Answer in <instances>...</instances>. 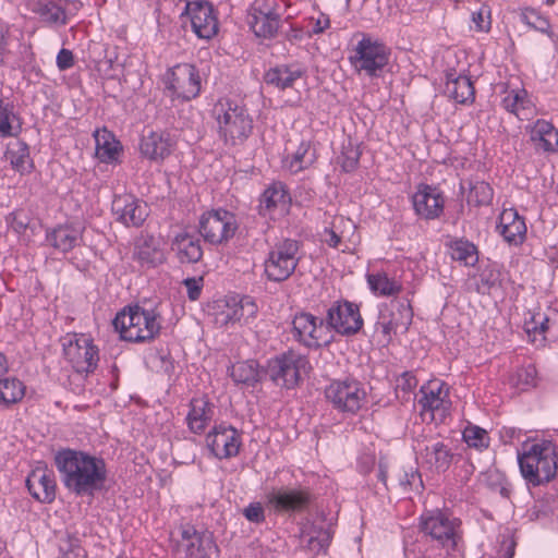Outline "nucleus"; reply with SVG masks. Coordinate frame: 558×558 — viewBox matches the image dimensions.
I'll return each mask as SVG.
<instances>
[{
  "mask_svg": "<svg viewBox=\"0 0 558 558\" xmlns=\"http://www.w3.org/2000/svg\"><path fill=\"white\" fill-rule=\"evenodd\" d=\"M244 517L253 523H262L265 521V511L259 502L250 504L243 510Z\"/></svg>",
  "mask_w": 558,
  "mask_h": 558,
  "instance_id": "56",
  "label": "nucleus"
},
{
  "mask_svg": "<svg viewBox=\"0 0 558 558\" xmlns=\"http://www.w3.org/2000/svg\"><path fill=\"white\" fill-rule=\"evenodd\" d=\"M307 364L306 356L289 350L268 361L264 367L265 378L281 388L293 389L300 384V373Z\"/></svg>",
  "mask_w": 558,
  "mask_h": 558,
  "instance_id": "6",
  "label": "nucleus"
},
{
  "mask_svg": "<svg viewBox=\"0 0 558 558\" xmlns=\"http://www.w3.org/2000/svg\"><path fill=\"white\" fill-rule=\"evenodd\" d=\"M26 487L34 499L51 504L56 499V476L46 465H38L26 477Z\"/></svg>",
  "mask_w": 558,
  "mask_h": 558,
  "instance_id": "23",
  "label": "nucleus"
},
{
  "mask_svg": "<svg viewBox=\"0 0 558 558\" xmlns=\"http://www.w3.org/2000/svg\"><path fill=\"white\" fill-rule=\"evenodd\" d=\"M497 231L510 245H520L526 238V225L517 209H504L498 218Z\"/></svg>",
  "mask_w": 558,
  "mask_h": 558,
  "instance_id": "26",
  "label": "nucleus"
},
{
  "mask_svg": "<svg viewBox=\"0 0 558 558\" xmlns=\"http://www.w3.org/2000/svg\"><path fill=\"white\" fill-rule=\"evenodd\" d=\"M165 87L172 98L191 100L201 92V76L195 65L181 63L165 74Z\"/></svg>",
  "mask_w": 558,
  "mask_h": 558,
  "instance_id": "12",
  "label": "nucleus"
},
{
  "mask_svg": "<svg viewBox=\"0 0 558 558\" xmlns=\"http://www.w3.org/2000/svg\"><path fill=\"white\" fill-rule=\"evenodd\" d=\"M291 204L286 185L281 182H274L262 194L258 210L263 216L270 215L276 209L288 210Z\"/></svg>",
  "mask_w": 558,
  "mask_h": 558,
  "instance_id": "31",
  "label": "nucleus"
},
{
  "mask_svg": "<svg viewBox=\"0 0 558 558\" xmlns=\"http://www.w3.org/2000/svg\"><path fill=\"white\" fill-rule=\"evenodd\" d=\"M463 440L469 447H474L476 449L487 448L489 445L487 432L475 425H470L464 428Z\"/></svg>",
  "mask_w": 558,
  "mask_h": 558,
  "instance_id": "45",
  "label": "nucleus"
},
{
  "mask_svg": "<svg viewBox=\"0 0 558 558\" xmlns=\"http://www.w3.org/2000/svg\"><path fill=\"white\" fill-rule=\"evenodd\" d=\"M412 310L400 301H391L389 305L380 307L378 319L375 324L376 331H380L383 342L389 344L392 340V333L399 328L408 329L412 320Z\"/></svg>",
  "mask_w": 558,
  "mask_h": 558,
  "instance_id": "13",
  "label": "nucleus"
},
{
  "mask_svg": "<svg viewBox=\"0 0 558 558\" xmlns=\"http://www.w3.org/2000/svg\"><path fill=\"white\" fill-rule=\"evenodd\" d=\"M218 133L226 144H243L252 134L253 119L245 106L231 99L218 100L213 109Z\"/></svg>",
  "mask_w": 558,
  "mask_h": 558,
  "instance_id": "3",
  "label": "nucleus"
},
{
  "mask_svg": "<svg viewBox=\"0 0 558 558\" xmlns=\"http://www.w3.org/2000/svg\"><path fill=\"white\" fill-rule=\"evenodd\" d=\"M84 228L73 223H61L46 232V242L56 251L66 254L83 241Z\"/></svg>",
  "mask_w": 558,
  "mask_h": 558,
  "instance_id": "25",
  "label": "nucleus"
},
{
  "mask_svg": "<svg viewBox=\"0 0 558 558\" xmlns=\"http://www.w3.org/2000/svg\"><path fill=\"white\" fill-rule=\"evenodd\" d=\"M24 385L16 378L0 379V402L9 405L20 401L24 396Z\"/></svg>",
  "mask_w": 558,
  "mask_h": 558,
  "instance_id": "42",
  "label": "nucleus"
},
{
  "mask_svg": "<svg viewBox=\"0 0 558 558\" xmlns=\"http://www.w3.org/2000/svg\"><path fill=\"white\" fill-rule=\"evenodd\" d=\"M206 442L216 458L228 459L239 453L241 436L233 426L220 424L207 434Z\"/></svg>",
  "mask_w": 558,
  "mask_h": 558,
  "instance_id": "17",
  "label": "nucleus"
},
{
  "mask_svg": "<svg viewBox=\"0 0 558 558\" xmlns=\"http://www.w3.org/2000/svg\"><path fill=\"white\" fill-rule=\"evenodd\" d=\"M520 17L524 24L536 31L546 32L549 28V22L534 9H525Z\"/></svg>",
  "mask_w": 558,
  "mask_h": 558,
  "instance_id": "50",
  "label": "nucleus"
},
{
  "mask_svg": "<svg viewBox=\"0 0 558 558\" xmlns=\"http://www.w3.org/2000/svg\"><path fill=\"white\" fill-rule=\"evenodd\" d=\"M203 277H192L183 280V284L187 290V296L191 301L199 299L203 289Z\"/></svg>",
  "mask_w": 558,
  "mask_h": 558,
  "instance_id": "55",
  "label": "nucleus"
},
{
  "mask_svg": "<svg viewBox=\"0 0 558 558\" xmlns=\"http://www.w3.org/2000/svg\"><path fill=\"white\" fill-rule=\"evenodd\" d=\"M223 324L236 323L241 322L243 317V308L240 307L239 304H234V306H228L227 311L221 312Z\"/></svg>",
  "mask_w": 558,
  "mask_h": 558,
  "instance_id": "58",
  "label": "nucleus"
},
{
  "mask_svg": "<svg viewBox=\"0 0 558 558\" xmlns=\"http://www.w3.org/2000/svg\"><path fill=\"white\" fill-rule=\"evenodd\" d=\"M418 481L420 486H423V482L421 478V474L417 470L411 472H404L403 476L400 477V485L407 489L408 487L412 488L415 482Z\"/></svg>",
  "mask_w": 558,
  "mask_h": 558,
  "instance_id": "61",
  "label": "nucleus"
},
{
  "mask_svg": "<svg viewBox=\"0 0 558 558\" xmlns=\"http://www.w3.org/2000/svg\"><path fill=\"white\" fill-rule=\"evenodd\" d=\"M301 247L302 243L294 239L276 242L264 263L267 279L274 282L289 279L302 258Z\"/></svg>",
  "mask_w": 558,
  "mask_h": 558,
  "instance_id": "5",
  "label": "nucleus"
},
{
  "mask_svg": "<svg viewBox=\"0 0 558 558\" xmlns=\"http://www.w3.org/2000/svg\"><path fill=\"white\" fill-rule=\"evenodd\" d=\"M524 97L520 92H511L508 96H506L502 100L504 108L517 114L519 108H524Z\"/></svg>",
  "mask_w": 558,
  "mask_h": 558,
  "instance_id": "54",
  "label": "nucleus"
},
{
  "mask_svg": "<svg viewBox=\"0 0 558 558\" xmlns=\"http://www.w3.org/2000/svg\"><path fill=\"white\" fill-rule=\"evenodd\" d=\"M238 227L235 215L219 208L206 211L201 216L198 232L209 244L221 245L234 236Z\"/></svg>",
  "mask_w": 558,
  "mask_h": 558,
  "instance_id": "8",
  "label": "nucleus"
},
{
  "mask_svg": "<svg viewBox=\"0 0 558 558\" xmlns=\"http://www.w3.org/2000/svg\"><path fill=\"white\" fill-rule=\"evenodd\" d=\"M111 209L125 227H141L148 216L146 203L131 194L114 195Z\"/></svg>",
  "mask_w": 558,
  "mask_h": 558,
  "instance_id": "20",
  "label": "nucleus"
},
{
  "mask_svg": "<svg viewBox=\"0 0 558 558\" xmlns=\"http://www.w3.org/2000/svg\"><path fill=\"white\" fill-rule=\"evenodd\" d=\"M302 534L307 538V548L315 554L326 551L332 539V532L324 524L312 523L303 529Z\"/></svg>",
  "mask_w": 558,
  "mask_h": 558,
  "instance_id": "36",
  "label": "nucleus"
},
{
  "mask_svg": "<svg viewBox=\"0 0 558 558\" xmlns=\"http://www.w3.org/2000/svg\"><path fill=\"white\" fill-rule=\"evenodd\" d=\"M230 376L234 383L250 387H254L257 383L265 379L264 367L259 368L258 363L254 360L232 365Z\"/></svg>",
  "mask_w": 558,
  "mask_h": 558,
  "instance_id": "34",
  "label": "nucleus"
},
{
  "mask_svg": "<svg viewBox=\"0 0 558 558\" xmlns=\"http://www.w3.org/2000/svg\"><path fill=\"white\" fill-rule=\"evenodd\" d=\"M15 118L12 104H4L0 99V137L15 136L13 132L12 119Z\"/></svg>",
  "mask_w": 558,
  "mask_h": 558,
  "instance_id": "47",
  "label": "nucleus"
},
{
  "mask_svg": "<svg viewBox=\"0 0 558 558\" xmlns=\"http://www.w3.org/2000/svg\"><path fill=\"white\" fill-rule=\"evenodd\" d=\"M536 367L532 364H529L518 368L512 380L517 387L525 390L530 387L536 386Z\"/></svg>",
  "mask_w": 558,
  "mask_h": 558,
  "instance_id": "46",
  "label": "nucleus"
},
{
  "mask_svg": "<svg viewBox=\"0 0 558 558\" xmlns=\"http://www.w3.org/2000/svg\"><path fill=\"white\" fill-rule=\"evenodd\" d=\"M325 397L339 412L355 414L365 401L366 392L361 383L345 378L331 381L325 389Z\"/></svg>",
  "mask_w": 558,
  "mask_h": 558,
  "instance_id": "10",
  "label": "nucleus"
},
{
  "mask_svg": "<svg viewBox=\"0 0 558 558\" xmlns=\"http://www.w3.org/2000/svg\"><path fill=\"white\" fill-rule=\"evenodd\" d=\"M325 323L327 329L344 337L355 336L364 325L359 305L348 300L335 301L327 310Z\"/></svg>",
  "mask_w": 558,
  "mask_h": 558,
  "instance_id": "11",
  "label": "nucleus"
},
{
  "mask_svg": "<svg viewBox=\"0 0 558 558\" xmlns=\"http://www.w3.org/2000/svg\"><path fill=\"white\" fill-rule=\"evenodd\" d=\"M113 327L121 339L130 342H146L155 339L160 331V324L154 311L144 310L138 305L123 310L114 317Z\"/></svg>",
  "mask_w": 558,
  "mask_h": 558,
  "instance_id": "4",
  "label": "nucleus"
},
{
  "mask_svg": "<svg viewBox=\"0 0 558 558\" xmlns=\"http://www.w3.org/2000/svg\"><path fill=\"white\" fill-rule=\"evenodd\" d=\"M354 52V56L350 57L351 63L357 71H365L372 77L379 76L389 62L390 51L386 45L368 36H363Z\"/></svg>",
  "mask_w": 558,
  "mask_h": 558,
  "instance_id": "9",
  "label": "nucleus"
},
{
  "mask_svg": "<svg viewBox=\"0 0 558 558\" xmlns=\"http://www.w3.org/2000/svg\"><path fill=\"white\" fill-rule=\"evenodd\" d=\"M307 489L289 487L272 488L266 494L267 504L277 512H300L311 502Z\"/></svg>",
  "mask_w": 558,
  "mask_h": 558,
  "instance_id": "19",
  "label": "nucleus"
},
{
  "mask_svg": "<svg viewBox=\"0 0 558 558\" xmlns=\"http://www.w3.org/2000/svg\"><path fill=\"white\" fill-rule=\"evenodd\" d=\"M472 22L477 31L488 32L490 29V9L483 4L478 11L472 13Z\"/></svg>",
  "mask_w": 558,
  "mask_h": 558,
  "instance_id": "52",
  "label": "nucleus"
},
{
  "mask_svg": "<svg viewBox=\"0 0 558 558\" xmlns=\"http://www.w3.org/2000/svg\"><path fill=\"white\" fill-rule=\"evenodd\" d=\"M481 283L487 289L500 286V271L496 269H485L480 276Z\"/></svg>",
  "mask_w": 558,
  "mask_h": 558,
  "instance_id": "57",
  "label": "nucleus"
},
{
  "mask_svg": "<svg viewBox=\"0 0 558 558\" xmlns=\"http://www.w3.org/2000/svg\"><path fill=\"white\" fill-rule=\"evenodd\" d=\"M275 1L256 0L248 12L247 23L257 37L272 38L276 36L280 15L275 10Z\"/></svg>",
  "mask_w": 558,
  "mask_h": 558,
  "instance_id": "15",
  "label": "nucleus"
},
{
  "mask_svg": "<svg viewBox=\"0 0 558 558\" xmlns=\"http://www.w3.org/2000/svg\"><path fill=\"white\" fill-rule=\"evenodd\" d=\"M360 157L361 150L359 147L349 142L347 146H343L342 154L338 159L342 170L351 172L357 167Z\"/></svg>",
  "mask_w": 558,
  "mask_h": 558,
  "instance_id": "48",
  "label": "nucleus"
},
{
  "mask_svg": "<svg viewBox=\"0 0 558 558\" xmlns=\"http://www.w3.org/2000/svg\"><path fill=\"white\" fill-rule=\"evenodd\" d=\"M493 189L484 181L470 182L468 204L476 207L489 205L493 199Z\"/></svg>",
  "mask_w": 558,
  "mask_h": 558,
  "instance_id": "40",
  "label": "nucleus"
},
{
  "mask_svg": "<svg viewBox=\"0 0 558 558\" xmlns=\"http://www.w3.org/2000/svg\"><path fill=\"white\" fill-rule=\"evenodd\" d=\"M485 484L492 492H497L505 499H510L512 487L505 473L499 470H488L485 473Z\"/></svg>",
  "mask_w": 558,
  "mask_h": 558,
  "instance_id": "43",
  "label": "nucleus"
},
{
  "mask_svg": "<svg viewBox=\"0 0 558 558\" xmlns=\"http://www.w3.org/2000/svg\"><path fill=\"white\" fill-rule=\"evenodd\" d=\"M294 338L307 348H319L322 342L328 344L325 318L301 312L292 320Z\"/></svg>",
  "mask_w": 558,
  "mask_h": 558,
  "instance_id": "14",
  "label": "nucleus"
},
{
  "mask_svg": "<svg viewBox=\"0 0 558 558\" xmlns=\"http://www.w3.org/2000/svg\"><path fill=\"white\" fill-rule=\"evenodd\" d=\"M424 463L437 472H445L449 469L453 454L450 449L440 441H433L421 451Z\"/></svg>",
  "mask_w": 558,
  "mask_h": 558,
  "instance_id": "33",
  "label": "nucleus"
},
{
  "mask_svg": "<svg viewBox=\"0 0 558 558\" xmlns=\"http://www.w3.org/2000/svg\"><path fill=\"white\" fill-rule=\"evenodd\" d=\"M66 359L72 363L77 373H92L99 361L98 349L88 338L76 339L64 348Z\"/></svg>",
  "mask_w": 558,
  "mask_h": 558,
  "instance_id": "21",
  "label": "nucleus"
},
{
  "mask_svg": "<svg viewBox=\"0 0 558 558\" xmlns=\"http://www.w3.org/2000/svg\"><path fill=\"white\" fill-rule=\"evenodd\" d=\"M240 307L243 308V317H253L257 312V306L250 296L241 299Z\"/></svg>",
  "mask_w": 558,
  "mask_h": 558,
  "instance_id": "62",
  "label": "nucleus"
},
{
  "mask_svg": "<svg viewBox=\"0 0 558 558\" xmlns=\"http://www.w3.org/2000/svg\"><path fill=\"white\" fill-rule=\"evenodd\" d=\"M54 464L63 485L76 496L94 497L105 487V460L84 451L62 449L54 454Z\"/></svg>",
  "mask_w": 558,
  "mask_h": 558,
  "instance_id": "1",
  "label": "nucleus"
},
{
  "mask_svg": "<svg viewBox=\"0 0 558 558\" xmlns=\"http://www.w3.org/2000/svg\"><path fill=\"white\" fill-rule=\"evenodd\" d=\"M452 259L463 263L465 266H475L478 262L477 247L465 239H456L448 244Z\"/></svg>",
  "mask_w": 558,
  "mask_h": 558,
  "instance_id": "38",
  "label": "nucleus"
},
{
  "mask_svg": "<svg viewBox=\"0 0 558 558\" xmlns=\"http://www.w3.org/2000/svg\"><path fill=\"white\" fill-rule=\"evenodd\" d=\"M5 156L12 168L21 174L31 173L33 170L34 165L29 156V147L25 142L17 141L10 144Z\"/></svg>",
  "mask_w": 558,
  "mask_h": 558,
  "instance_id": "37",
  "label": "nucleus"
},
{
  "mask_svg": "<svg viewBox=\"0 0 558 558\" xmlns=\"http://www.w3.org/2000/svg\"><path fill=\"white\" fill-rule=\"evenodd\" d=\"M534 133L539 135V138L544 141L546 144H549V141L546 138V136H550L554 134V126L551 123L546 121H537Z\"/></svg>",
  "mask_w": 558,
  "mask_h": 558,
  "instance_id": "60",
  "label": "nucleus"
},
{
  "mask_svg": "<svg viewBox=\"0 0 558 558\" xmlns=\"http://www.w3.org/2000/svg\"><path fill=\"white\" fill-rule=\"evenodd\" d=\"M367 282L373 292L384 296L395 295L402 289V286L399 282L390 279L385 272L368 275Z\"/></svg>",
  "mask_w": 558,
  "mask_h": 558,
  "instance_id": "39",
  "label": "nucleus"
},
{
  "mask_svg": "<svg viewBox=\"0 0 558 558\" xmlns=\"http://www.w3.org/2000/svg\"><path fill=\"white\" fill-rule=\"evenodd\" d=\"M171 250L182 264H195L203 257L201 240L189 232L178 233L171 241Z\"/></svg>",
  "mask_w": 558,
  "mask_h": 558,
  "instance_id": "29",
  "label": "nucleus"
},
{
  "mask_svg": "<svg viewBox=\"0 0 558 558\" xmlns=\"http://www.w3.org/2000/svg\"><path fill=\"white\" fill-rule=\"evenodd\" d=\"M414 211L426 220L437 219L444 211L442 193L435 186L420 184L412 196Z\"/></svg>",
  "mask_w": 558,
  "mask_h": 558,
  "instance_id": "22",
  "label": "nucleus"
},
{
  "mask_svg": "<svg viewBox=\"0 0 558 558\" xmlns=\"http://www.w3.org/2000/svg\"><path fill=\"white\" fill-rule=\"evenodd\" d=\"M446 93L458 104H466L474 100L475 89L471 78L466 75H448Z\"/></svg>",
  "mask_w": 558,
  "mask_h": 558,
  "instance_id": "35",
  "label": "nucleus"
},
{
  "mask_svg": "<svg viewBox=\"0 0 558 558\" xmlns=\"http://www.w3.org/2000/svg\"><path fill=\"white\" fill-rule=\"evenodd\" d=\"M134 258L142 267L154 268L166 260L160 241L154 235L142 234L135 241Z\"/></svg>",
  "mask_w": 558,
  "mask_h": 558,
  "instance_id": "28",
  "label": "nucleus"
},
{
  "mask_svg": "<svg viewBox=\"0 0 558 558\" xmlns=\"http://www.w3.org/2000/svg\"><path fill=\"white\" fill-rule=\"evenodd\" d=\"M460 521L440 510L426 511L421 515V531L448 550H456L461 536Z\"/></svg>",
  "mask_w": 558,
  "mask_h": 558,
  "instance_id": "7",
  "label": "nucleus"
},
{
  "mask_svg": "<svg viewBox=\"0 0 558 558\" xmlns=\"http://www.w3.org/2000/svg\"><path fill=\"white\" fill-rule=\"evenodd\" d=\"M184 13L191 16L192 28L197 37L210 39L218 33L219 23L210 2L187 1Z\"/></svg>",
  "mask_w": 558,
  "mask_h": 558,
  "instance_id": "16",
  "label": "nucleus"
},
{
  "mask_svg": "<svg viewBox=\"0 0 558 558\" xmlns=\"http://www.w3.org/2000/svg\"><path fill=\"white\" fill-rule=\"evenodd\" d=\"M214 415V405L205 398H193L190 402V411L186 423L194 434L204 432Z\"/></svg>",
  "mask_w": 558,
  "mask_h": 558,
  "instance_id": "32",
  "label": "nucleus"
},
{
  "mask_svg": "<svg viewBox=\"0 0 558 558\" xmlns=\"http://www.w3.org/2000/svg\"><path fill=\"white\" fill-rule=\"evenodd\" d=\"M304 74L305 70L299 64H279L265 72L264 81L267 85L284 90L292 88Z\"/></svg>",
  "mask_w": 558,
  "mask_h": 558,
  "instance_id": "30",
  "label": "nucleus"
},
{
  "mask_svg": "<svg viewBox=\"0 0 558 558\" xmlns=\"http://www.w3.org/2000/svg\"><path fill=\"white\" fill-rule=\"evenodd\" d=\"M538 319H536V313L531 314L530 319H525L524 330L531 337L533 336V341L536 340V335H538Z\"/></svg>",
  "mask_w": 558,
  "mask_h": 558,
  "instance_id": "63",
  "label": "nucleus"
},
{
  "mask_svg": "<svg viewBox=\"0 0 558 558\" xmlns=\"http://www.w3.org/2000/svg\"><path fill=\"white\" fill-rule=\"evenodd\" d=\"M417 386V379L411 372H404L398 379L396 385L397 392L402 391L409 395Z\"/></svg>",
  "mask_w": 558,
  "mask_h": 558,
  "instance_id": "53",
  "label": "nucleus"
},
{
  "mask_svg": "<svg viewBox=\"0 0 558 558\" xmlns=\"http://www.w3.org/2000/svg\"><path fill=\"white\" fill-rule=\"evenodd\" d=\"M29 221V217L23 210H15L7 216L8 225L19 234L28 228Z\"/></svg>",
  "mask_w": 558,
  "mask_h": 558,
  "instance_id": "51",
  "label": "nucleus"
},
{
  "mask_svg": "<svg viewBox=\"0 0 558 558\" xmlns=\"http://www.w3.org/2000/svg\"><path fill=\"white\" fill-rule=\"evenodd\" d=\"M324 242L330 247H337L341 242V238L332 229L326 228L324 230Z\"/></svg>",
  "mask_w": 558,
  "mask_h": 558,
  "instance_id": "64",
  "label": "nucleus"
},
{
  "mask_svg": "<svg viewBox=\"0 0 558 558\" xmlns=\"http://www.w3.org/2000/svg\"><path fill=\"white\" fill-rule=\"evenodd\" d=\"M173 142L167 132L148 131L142 135L140 150L149 160H163L171 154Z\"/></svg>",
  "mask_w": 558,
  "mask_h": 558,
  "instance_id": "27",
  "label": "nucleus"
},
{
  "mask_svg": "<svg viewBox=\"0 0 558 558\" xmlns=\"http://www.w3.org/2000/svg\"><path fill=\"white\" fill-rule=\"evenodd\" d=\"M111 134H104L100 138L96 136V156L102 162H111L117 159L119 154L118 142L110 141Z\"/></svg>",
  "mask_w": 558,
  "mask_h": 558,
  "instance_id": "44",
  "label": "nucleus"
},
{
  "mask_svg": "<svg viewBox=\"0 0 558 558\" xmlns=\"http://www.w3.org/2000/svg\"><path fill=\"white\" fill-rule=\"evenodd\" d=\"M310 145L306 143H301L296 151L292 155L291 160L289 161V169L292 172H299L305 168H307L313 159L307 158Z\"/></svg>",
  "mask_w": 558,
  "mask_h": 558,
  "instance_id": "49",
  "label": "nucleus"
},
{
  "mask_svg": "<svg viewBox=\"0 0 558 558\" xmlns=\"http://www.w3.org/2000/svg\"><path fill=\"white\" fill-rule=\"evenodd\" d=\"M36 12L45 22L50 24H66L65 10L53 1L39 0Z\"/></svg>",
  "mask_w": 558,
  "mask_h": 558,
  "instance_id": "41",
  "label": "nucleus"
},
{
  "mask_svg": "<svg viewBox=\"0 0 558 558\" xmlns=\"http://www.w3.org/2000/svg\"><path fill=\"white\" fill-rule=\"evenodd\" d=\"M74 65L73 52L69 49H61L57 56V66L60 71H65Z\"/></svg>",
  "mask_w": 558,
  "mask_h": 558,
  "instance_id": "59",
  "label": "nucleus"
},
{
  "mask_svg": "<svg viewBox=\"0 0 558 558\" xmlns=\"http://www.w3.org/2000/svg\"><path fill=\"white\" fill-rule=\"evenodd\" d=\"M518 456L523 478L533 486L551 482L558 470V446L550 439H536Z\"/></svg>",
  "mask_w": 558,
  "mask_h": 558,
  "instance_id": "2",
  "label": "nucleus"
},
{
  "mask_svg": "<svg viewBox=\"0 0 558 558\" xmlns=\"http://www.w3.org/2000/svg\"><path fill=\"white\" fill-rule=\"evenodd\" d=\"M217 549L211 534L199 533L192 525L182 527L178 551L184 553L185 558H211V554Z\"/></svg>",
  "mask_w": 558,
  "mask_h": 558,
  "instance_id": "18",
  "label": "nucleus"
},
{
  "mask_svg": "<svg viewBox=\"0 0 558 558\" xmlns=\"http://www.w3.org/2000/svg\"><path fill=\"white\" fill-rule=\"evenodd\" d=\"M420 392L422 397L418 399V404L422 407V412H429L432 420L437 415L442 418L450 405V401L447 400L446 385L440 381H430L422 386Z\"/></svg>",
  "mask_w": 558,
  "mask_h": 558,
  "instance_id": "24",
  "label": "nucleus"
}]
</instances>
